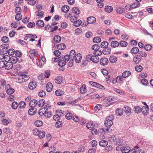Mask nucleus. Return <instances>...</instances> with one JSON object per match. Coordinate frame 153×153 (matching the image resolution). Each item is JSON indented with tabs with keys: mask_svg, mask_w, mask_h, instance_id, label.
I'll return each instance as SVG.
<instances>
[{
	"mask_svg": "<svg viewBox=\"0 0 153 153\" xmlns=\"http://www.w3.org/2000/svg\"><path fill=\"white\" fill-rule=\"evenodd\" d=\"M114 118L112 115H110L109 116H107L106 118V120L105 122V126L107 128L111 127L113 124L112 120Z\"/></svg>",
	"mask_w": 153,
	"mask_h": 153,
	"instance_id": "obj_1",
	"label": "nucleus"
},
{
	"mask_svg": "<svg viewBox=\"0 0 153 153\" xmlns=\"http://www.w3.org/2000/svg\"><path fill=\"white\" fill-rule=\"evenodd\" d=\"M71 58L70 56L68 55H65L64 57L60 56L59 57L60 61L58 65L60 67H63L65 66L66 64V63Z\"/></svg>",
	"mask_w": 153,
	"mask_h": 153,
	"instance_id": "obj_2",
	"label": "nucleus"
},
{
	"mask_svg": "<svg viewBox=\"0 0 153 153\" xmlns=\"http://www.w3.org/2000/svg\"><path fill=\"white\" fill-rule=\"evenodd\" d=\"M28 88L31 90L35 89L36 87V82L35 81H32L30 82L28 85Z\"/></svg>",
	"mask_w": 153,
	"mask_h": 153,
	"instance_id": "obj_3",
	"label": "nucleus"
},
{
	"mask_svg": "<svg viewBox=\"0 0 153 153\" xmlns=\"http://www.w3.org/2000/svg\"><path fill=\"white\" fill-rule=\"evenodd\" d=\"M108 62V59L105 57L102 58L100 60V64L103 66L107 65Z\"/></svg>",
	"mask_w": 153,
	"mask_h": 153,
	"instance_id": "obj_4",
	"label": "nucleus"
},
{
	"mask_svg": "<svg viewBox=\"0 0 153 153\" xmlns=\"http://www.w3.org/2000/svg\"><path fill=\"white\" fill-rule=\"evenodd\" d=\"M7 57L8 59H10V61L13 64H15L18 61V59L16 56H13L11 57L10 56H7Z\"/></svg>",
	"mask_w": 153,
	"mask_h": 153,
	"instance_id": "obj_5",
	"label": "nucleus"
},
{
	"mask_svg": "<svg viewBox=\"0 0 153 153\" xmlns=\"http://www.w3.org/2000/svg\"><path fill=\"white\" fill-rule=\"evenodd\" d=\"M74 58L76 62L79 63L80 62L82 59L81 55L79 53H77Z\"/></svg>",
	"mask_w": 153,
	"mask_h": 153,
	"instance_id": "obj_6",
	"label": "nucleus"
},
{
	"mask_svg": "<svg viewBox=\"0 0 153 153\" xmlns=\"http://www.w3.org/2000/svg\"><path fill=\"white\" fill-rule=\"evenodd\" d=\"M38 54L37 51H35L33 50H31L29 52V55L30 58H32L33 56H36Z\"/></svg>",
	"mask_w": 153,
	"mask_h": 153,
	"instance_id": "obj_7",
	"label": "nucleus"
},
{
	"mask_svg": "<svg viewBox=\"0 0 153 153\" xmlns=\"http://www.w3.org/2000/svg\"><path fill=\"white\" fill-rule=\"evenodd\" d=\"M149 109L148 106H143L142 107L141 109V111L144 115H147L149 113Z\"/></svg>",
	"mask_w": 153,
	"mask_h": 153,
	"instance_id": "obj_8",
	"label": "nucleus"
},
{
	"mask_svg": "<svg viewBox=\"0 0 153 153\" xmlns=\"http://www.w3.org/2000/svg\"><path fill=\"white\" fill-rule=\"evenodd\" d=\"M36 108L35 107H31L28 111V114L29 115H33L35 114L36 112Z\"/></svg>",
	"mask_w": 153,
	"mask_h": 153,
	"instance_id": "obj_9",
	"label": "nucleus"
},
{
	"mask_svg": "<svg viewBox=\"0 0 153 153\" xmlns=\"http://www.w3.org/2000/svg\"><path fill=\"white\" fill-rule=\"evenodd\" d=\"M96 21V18L93 16L89 17L87 19V22L88 24H92L94 23Z\"/></svg>",
	"mask_w": 153,
	"mask_h": 153,
	"instance_id": "obj_10",
	"label": "nucleus"
},
{
	"mask_svg": "<svg viewBox=\"0 0 153 153\" xmlns=\"http://www.w3.org/2000/svg\"><path fill=\"white\" fill-rule=\"evenodd\" d=\"M141 61L140 56L135 55L133 58V61L136 64H138Z\"/></svg>",
	"mask_w": 153,
	"mask_h": 153,
	"instance_id": "obj_11",
	"label": "nucleus"
},
{
	"mask_svg": "<svg viewBox=\"0 0 153 153\" xmlns=\"http://www.w3.org/2000/svg\"><path fill=\"white\" fill-rule=\"evenodd\" d=\"M38 104L37 100L35 99L31 100L29 103V105L31 107H35Z\"/></svg>",
	"mask_w": 153,
	"mask_h": 153,
	"instance_id": "obj_12",
	"label": "nucleus"
},
{
	"mask_svg": "<svg viewBox=\"0 0 153 153\" xmlns=\"http://www.w3.org/2000/svg\"><path fill=\"white\" fill-rule=\"evenodd\" d=\"M13 66V64L10 61L8 62L5 65V68L6 69L9 70L11 69Z\"/></svg>",
	"mask_w": 153,
	"mask_h": 153,
	"instance_id": "obj_13",
	"label": "nucleus"
},
{
	"mask_svg": "<svg viewBox=\"0 0 153 153\" xmlns=\"http://www.w3.org/2000/svg\"><path fill=\"white\" fill-rule=\"evenodd\" d=\"M52 88L53 85L51 83L48 82L47 84L46 89L48 92H50L52 90Z\"/></svg>",
	"mask_w": 153,
	"mask_h": 153,
	"instance_id": "obj_14",
	"label": "nucleus"
},
{
	"mask_svg": "<svg viewBox=\"0 0 153 153\" xmlns=\"http://www.w3.org/2000/svg\"><path fill=\"white\" fill-rule=\"evenodd\" d=\"M48 108L46 107H44L41 109L39 111V114L40 115H44L47 112Z\"/></svg>",
	"mask_w": 153,
	"mask_h": 153,
	"instance_id": "obj_15",
	"label": "nucleus"
},
{
	"mask_svg": "<svg viewBox=\"0 0 153 153\" xmlns=\"http://www.w3.org/2000/svg\"><path fill=\"white\" fill-rule=\"evenodd\" d=\"M99 58L97 56H92L91 61L94 63H97L99 61Z\"/></svg>",
	"mask_w": 153,
	"mask_h": 153,
	"instance_id": "obj_16",
	"label": "nucleus"
},
{
	"mask_svg": "<svg viewBox=\"0 0 153 153\" xmlns=\"http://www.w3.org/2000/svg\"><path fill=\"white\" fill-rule=\"evenodd\" d=\"M111 48L108 47H107L105 48L102 51V53L105 55H108L111 52Z\"/></svg>",
	"mask_w": 153,
	"mask_h": 153,
	"instance_id": "obj_17",
	"label": "nucleus"
},
{
	"mask_svg": "<svg viewBox=\"0 0 153 153\" xmlns=\"http://www.w3.org/2000/svg\"><path fill=\"white\" fill-rule=\"evenodd\" d=\"M109 59L110 62L112 63H115L117 61V57L114 56H111Z\"/></svg>",
	"mask_w": 153,
	"mask_h": 153,
	"instance_id": "obj_18",
	"label": "nucleus"
},
{
	"mask_svg": "<svg viewBox=\"0 0 153 153\" xmlns=\"http://www.w3.org/2000/svg\"><path fill=\"white\" fill-rule=\"evenodd\" d=\"M131 74V72L128 71H124L122 74V76L124 78H126Z\"/></svg>",
	"mask_w": 153,
	"mask_h": 153,
	"instance_id": "obj_19",
	"label": "nucleus"
},
{
	"mask_svg": "<svg viewBox=\"0 0 153 153\" xmlns=\"http://www.w3.org/2000/svg\"><path fill=\"white\" fill-rule=\"evenodd\" d=\"M64 92L60 89L57 90L55 92V94L57 96H61L64 95Z\"/></svg>",
	"mask_w": 153,
	"mask_h": 153,
	"instance_id": "obj_20",
	"label": "nucleus"
},
{
	"mask_svg": "<svg viewBox=\"0 0 153 153\" xmlns=\"http://www.w3.org/2000/svg\"><path fill=\"white\" fill-rule=\"evenodd\" d=\"M113 10V7L110 6H106L105 8V11L107 13H110L112 12Z\"/></svg>",
	"mask_w": 153,
	"mask_h": 153,
	"instance_id": "obj_21",
	"label": "nucleus"
},
{
	"mask_svg": "<svg viewBox=\"0 0 153 153\" xmlns=\"http://www.w3.org/2000/svg\"><path fill=\"white\" fill-rule=\"evenodd\" d=\"M61 9L62 12L66 13L69 10V7L66 5H64L62 6Z\"/></svg>",
	"mask_w": 153,
	"mask_h": 153,
	"instance_id": "obj_22",
	"label": "nucleus"
},
{
	"mask_svg": "<svg viewBox=\"0 0 153 153\" xmlns=\"http://www.w3.org/2000/svg\"><path fill=\"white\" fill-rule=\"evenodd\" d=\"M108 142L105 140H101L99 143V145L102 147L106 146L108 145Z\"/></svg>",
	"mask_w": 153,
	"mask_h": 153,
	"instance_id": "obj_23",
	"label": "nucleus"
},
{
	"mask_svg": "<svg viewBox=\"0 0 153 153\" xmlns=\"http://www.w3.org/2000/svg\"><path fill=\"white\" fill-rule=\"evenodd\" d=\"M131 52L132 53L136 54L139 52V49L137 47H134L131 49Z\"/></svg>",
	"mask_w": 153,
	"mask_h": 153,
	"instance_id": "obj_24",
	"label": "nucleus"
},
{
	"mask_svg": "<svg viewBox=\"0 0 153 153\" xmlns=\"http://www.w3.org/2000/svg\"><path fill=\"white\" fill-rule=\"evenodd\" d=\"M111 45L113 48H115L119 45V43L117 41H113L111 43Z\"/></svg>",
	"mask_w": 153,
	"mask_h": 153,
	"instance_id": "obj_25",
	"label": "nucleus"
},
{
	"mask_svg": "<svg viewBox=\"0 0 153 153\" xmlns=\"http://www.w3.org/2000/svg\"><path fill=\"white\" fill-rule=\"evenodd\" d=\"M72 11L75 14L79 15L80 13V11L79 9L76 7H74L72 9Z\"/></svg>",
	"mask_w": 153,
	"mask_h": 153,
	"instance_id": "obj_26",
	"label": "nucleus"
},
{
	"mask_svg": "<svg viewBox=\"0 0 153 153\" xmlns=\"http://www.w3.org/2000/svg\"><path fill=\"white\" fill-rule=\"evenodd\" d=\"M36 25L39 27H43L44 26V23L42 20H39L37 21Z\"/></svg>",
	"mask_w": 153,
	"mask_h": 153,
	"instance_id": "obj_27",
	"label": "nucleus"
},
{
	"mask_svg": "<svg viewBox=\"0 0 153 153\" xmlns=\"http://www.w3.org/2000/svg\"><path fill=\"white\" fill-rule=\"evenodd\" d=\"M55 82L58 84H60L62 82V78L61 76H58L55 79Z\"/></svg>",
	"mask_w": 153,
	"mask_h": 153,
	"instance_id": "obj_28",
	"label": "nucleus"
},
{
	"mask_svg": "<svg viewBox=\"0 0 153 153\" xmlns=\"http://www.w3.org/2000/svg\"><path fill=\"white\" fill-rule=\"evenodd\" d=\"M115 114L117 116H121L123 114V111L120 108L117 109L115 111Z\"/></svg>",
	"mask_w": 153,
	"mask_h": 153,
	"instance_id": "obj_29",
	"label": "nucleus"
},
{
	"mask_svg": "<svg viewBox=\"0 0 153 153\" xmlns=\"http://www.w3.org/2000/svg\"><path fill=\"white\" fill-rule=\"evenodd\" d=\"M53 40L55 42L59 43L61 40V37L59 36L56 35L54 36Z\"/></svg>",
	"mask_w": 153,
	"mask_h": 153,
	"instance_id": "obj_30",
	"label": "nucleus"
},
{
	"mask_svg": "<svg viewBox=\"0 0 153 153\" xmlns=\"http://www.w3.org/2000/svg\"><path fill=\"white\" fill-rule=\"evenodd\" d=\"M14 91L15 90L13 88H11L10 87L9 88H7L6 91L7 94L9 95L13 94Z\"/></svg>",
	"mask_w": 153,
	"mask_h": 153,
	"instance_id": "obj_31",
	"label": "nucleus"
},
{
	"mask_svg": "<svg viewBox=\"0 0 153 153\" xmlns=\"http://www.w3.org/2000/svg\"><path fill=\"white\" fill-rule=\"evenodd\" d=\"M116 12L117 13L122 14L125 12V10L123 8L119 7L117 9Z\"/></svg>",
	"mask_w": 153,
	"mask_h": 153,
	"instance_id": "obj_32",
	"label": "nucleus"
},
{
	"mask_svg": "<svg viewBox=\"0 0 153 153\" xmlns=\"http://www.w3.org/2000/svg\"><path fill=\"white\" fill-rule=\"evenodd\" d=\"M82 23L80 19L76 20L74 22V26L76 27H78Z\"/></svg>",
	"mask_w": 153,
	"mask_h": 153,
	"instance_id": "obj_33",
	"label": "nucleus"
},
{
	"mask_svg": "<svg viewBox=\"0 0 153 153\" xmlns=\"http://www.w3.org/2000/svg\"><path fill=\"white\" fill-rule=\"evenodd\" d=\"M66 46L65 44L63 43L57 45V48L58 49L62 50L65 48Z\"/></svg>",
	"mask_w": 153,
	"mask_h": 153,
	"instance_id": "obj_34",
	"label": "nucleus"
},
{
	"mask_svg": "<svg viewBox=\"0 0 153 153\" xmlns=\"http://www.w3.org/2000/svg\"><path fill=\"white\" fill-rule=\"evenodd\" d=\"M6 51V52L4 53H8L9 55L11 56L14 54V53L15 51L13 49H9V50L8 49Z\"/></svg>",
	"mask_w": 153,
	"mask_h": 153,
	"instance_id": "obj_35",
	"label": "nucleus"
},
{
	"mask_svg": "<svg viewBox=\"0 0 153 153\" xmlns=\"http://www.w3.org/2000/svg\"><path fill=\"white\" fill-rule=\"evenodd\" d=\"M109 140L111 142H113L115 141L116 139V137L114 135H110L108 137Z\"/></svg>",
	"mask_w": 153,
	"mask_h": 153,
	"instance_id": "obj_36",
	"label": "nucleus"
},
{
	"mask_svg": "<svg viewBox=\"0 0 153 153\" xmlns=\"http://www.w3.org/2000/svg\"><path fill=\"white\" fill-rule=\"evenodd\" d=\"M86 86L85 85H83L80 89V91L81 94L85 93L86 91Z\"/></svg>",
	"mask_w": 153,
	"mask_h": 153,
	"instance_id": "obj_37",
	"label": "nucleus"
},
{
	"mask_svg": "<svg viewBox=\"0 0 153 153\" xmlns=\"http://www.w3.org/2000/svg\"><path fill=\"white\" fill-rule=\"evenodd\" d=\"M134 110L135 113H139L141 111V109L140 107L136 106L134 107Z\"/></svg>",
	"mask_w": 153,
	"mask_h": 153,
	"instance_id": "obj_38",
	"label": "nucleus"
},
{
	"mask_svg": "<svg viewBox=\"0 0 153 153\" xmlns=\"http://www.w3.org/2000/svg\"><path fill=\"white\" fill-rule=\"evenodd\" d=\"M35 124L36 126L39 127L42 125L43 122L41 121L38 120L35 122Z\"/></svg>",
	"mask_w": 153,
	"mask_h": 153,
	"instance_id": "obj_39",
	"label": "nucleus"
},
{
	"mask_svg": "<svg viewBox=\"0 0 153 153\" xmlns=\"http://www.w3.org/2000/svg\"><path fill=\"white\" fill-rule=\"evenodd\" d=\"M130 149L129 147H123L121 150L123 153H127L129 152Z\"/></svg>",
	"mask_w": 153,
	"mask_h": 153,
	"instance_id": "obj_40",
	"label": "nucleus"
},
{
	"mask_svg": "<svg viewBox=\"0 0 153 153\" xmlns=\"http://www.w3.org/2000/svg\"><path fill=\"white\" fill-rule=\"evenodd\" d=\"M100 48V46L98 44H95L93 45L92 46V49L95 51L97 50H98Z\"/></svg>",
	"mask_w": 153,
	"mask_h": 153,
	"instance_id": "obj_41",
	"label": "nucleus"
},
{
	"mask_svg": "<svg viewBox=\"0 0 153 153\" xmlns=\"http://www.w3.org/2000/svg\"><path fill=\"white\" fill-rule=\"evenodd\" d=\"M134 150H135V153H144L143 150L139 149L137 146L134 147Z\"/></svg>",
	"mask_w": 153,
	"mask_h": 153,
	"instance_id": "obj_42",
	"label": "nucleus"
},
{
	"mask_svg": "<svg viewBox=\"0 0 153 153\" xmlns=\"http://www.w3.org/2000/svg\"><path fill=\"white\" fill-rule=\"evenodd\" d=\"M22 18V15L20 14V13H18L16 15L15 19L16 20L19 21Z\"/></svg>",
	"mask_w": 153,
	"mask_h": 153,
	"instance_id": "obj_43",
	"label": "nucleus"
},
{
	"mask_svg": "<svg viewBox=\"0 0 153 153\" xmlns=\"http://www.w3.org/2000/svg\"><path fill=\"white\" fill-rule=\"evenodd\" d=\"M26 105V103L25 102H20L19 104V107L20 108H25Z\"/></svg>",
	"mask_w": 153,
	"mask_h": 153,
	"instance_id": "obj_44",
	"label": "nucleus"
},
{
	"mask_svg": "<svg viewBox=\"0 0 153 153\" xmlns=\"http://www.w3.org/2000/svg\"><path fill=\"white\" fill-rule=\"evenodd\" d=\"M127 45V43L125 41H121L119 43V45L122 47H126Z\"/></svg>",
	"mask_w": 153,
	"mask_h": 153,
	"instance_id": "obj_45",
	"label": "nucleus"
},
{
	"mask_svg": "<svg viewBox=\"0 0 153 153\" xmlns=\"http://www.w3.org/2000/svg\"><path fill=\"white\" fill-rule=\"evenodd\" d=\"M2 42L5 43H7L9 42V39L6 36H4L1 39Z\"/></svg>",
	"mask_w": 153,
	"mask_h": 153,
	"instance_id": "obj_46",
	"label": "nucleus"
},
{
	"mask_svg": "<svg viewBox=\"0 0 153 153\" xmlns=\"http://www.w3.org/2000/svg\"><path fill=\"white\" fill-rule=\"evenodd\" d=\"M70 55H69L70 57H71V58H74L75 56L76 55L75 53V51L74 50L71 51L70 53Z\"/></svg>",
	"mask_w": 153,
	"mask_h": 153,
	"instance_id": "obj_47",
	"label": "nucleus"
},
{
	"mask_svg": "<svg viewBox=\"0 0 153 153\" xmlns=\"http://www.w3.org/2000/svg\"><path fill=\"white\" fill-rule=\"evenodd\" d=\"M45 103V101L44 100H40L39 101V103H38L39 106V107H42L44 105Z\"/></svg>",
	"mask_w": 153,
	"mask_h": 153,
	"instance_id": "obj_48",
	"label": "nucleus"
},
{
	"mask_svg": "<svg viewBox=\"0 0 153 153\" xmlns=\"http://www.w3.org/2000/svg\"><path fill=\"white\" fill-rule=\"evenodd\" d=\"M108 43L105 41H104L102 42L100 45L101 47L102 48H104L108 46Z\"/></svg>",
	"mask_w": 153,
	"mask_h": 153,
	"instance_id": "obj_49",
	"label": "nucleus"
},
{
	"mask_svg": "<svg viewBox=\"0 0 153 153\" xmlns=\"http://www.w3.org/2000/svg\"><path fill=\"white\" fill-rule=\"evenodd\" d=\"M89 83L90 84L92 85L93 86H94L95 87L98 88H99V86L100 84L99 83L92 81L90 82Z\"/></svg>",
	"mask_w": 153,
	"mask_h": 153,
	"instance_id": "obj_50",
	"label": "nucleus"
},
{
	"mask_svg": "<svg viewBox=\"0 0 153 153\" xmlns=\"http://www.w3.org/2000/svg\"><path fill=\"white\" fill-rule=\"evenodd\" d=\"M87 127L89 129L91 130L94 128V125L93 123H87L86 125Z\"/></svg>",
	"mask_w": 153,
	"mask_h": 153,
	"instance_id": "obj_51",
	"label": "nucleus"
},
{
	"mask_svg": "<svg viewBox=\"0 0 153 153\" xmlns=\"http://www.w3.org/2000/svg\"><path fill=\"white\" fill-rule=\"evenodd\" d=\"M93 41L96 43H99L101 42V39L99 37H96L93 39Z\"/></svg>",
	"mask_w": 153,
	"mask_h": 153,
	"instance_id": "obj_52",
	"label": "nucleus"
},
{
	"mask_svg": "<svg viewBox=\"0 0 153 153\" xmlns=\"http://www.w3.org/2000/svg\"><path fill=\"white\" fill-rule=\"evenodd\" d=\"M135 69L137 71L140 72L142 70L143 67L140 65H137L135 67Z\"/></svg>",
	"mask_w": 153,
	"mask_h": 153,
	"instance_id": "obj_53",
	"label": "nucleus"
},
{
	"mask_svg": "<svg viewBox=\"0 0 153 153\" xmlns=\"http://www.w3.org/2000/svg\"><path fill=\"white\" fill-rule=\"evenodd\" d=\"M45 132L44 131H39L38 136L40 138H42L45 137Z\"/></svg>",
	"mask_w": 153,
	"mask_h": 153,
	"instance_id": "obj_54",
	"label": "nucleus"
},
{
	"mask_svg": "<svg viewBox=\"0 0 153 153\" xmlns=\"http://www.w3.org/2000/svg\"><path fill=\"white\" fill-rule=\"evenodd\" d=\"M18 107V103L16 102H13L12 104V108L14 109H16Z\"/></svg>",
	"mask_w": 153,
	"mask_h": 153,
	"instance_id": "obj_55",
	"label": "nucleus"
},
{
	"mask_svg": "<svg viewBox=\"0 0 153 153\" xmlns=\"http://www.w3.org/2000/svg\"><path fill=\"white\" fill-rule=\"evenodd\" d=\"M124 111L126 113H130L131 112V109L129 107H124Z\"/></svg>",
	"mask_w": 153,
	"mask_h": 153,
	"instance_id": "obj_56",
	"label": "nucleus"
},
{
	"mask_svg": "<svg viewBox=\"0 0 153 153\" xmlns=\"http://www.w3.org/2000/svg\"><path fill=\"white\" fill-rule=\"evenodd\" d=\"M145 49L147 51H150L152 48V47L149 44H146L144 46V47Z\"/></svg>",
	"mask_w": 153,
	"mask_h": 153,
	"instance_id": "obj_57",
	"label": "nucleus"
},
{
	"mask_svg": "<svg viewBox=\"0 0 153 153\" xmlns=\"http://www.w3.org/2000/svg\"><path fill=\"white\" fill-rule=\"evenodd\" d=\"M139 54L140 55L139 56H141L144 57H145L147 56V54L146 52L142 51H140Z\"/></svg>",
	"mask_w": 153,
	"mask_h": 153,
	"instance_id": "obj_58",
	"label": "nucleus"
},
{
	"mask_svg": "<svg viewBox=\"0 0 153 153\" xmlns=\"http://www.w3.org/2000/svg\"><path fill=\"white\" fill-rule=\"evenodd\" d=\"M62 122L61 121H59L56 122L55 124L56 127L59 128L62 126Z\"/></svg>",
	"mask_w": 153,
	"mask_h": 153,
	"instance_id": "obj_59",
	"label": "nucleus"
},
{
	"mask_svg": "<svg viewBox=\"0 0 153 153\" xmlns=\"http://www.w3.org/2000/svg\"><path fill=\"white\" fill-rule=\"evenodd\" d=\"M123 76H117L116 79V82H121L123 80Z\"/></svg>",
	"mask_w": 153,
	"mask_h": 153,
	"instance_id": "obj_60",
	"label": "nucleus"
},
{
	"mask_svg": "<svg viewBox=\"0 0 153 153\" xmlns=\"http://www.w3.org/2000/svg\"><path fill=\"white\" fill-rule=\"evenodd\" d=\"M45 92L43 91H40L38 94V95L41 97H42L45 95Z\"/></svg>",
	"mask_w": 153,
	"mask_h": 153,
	"instance_id": "obj_61",
	"label": "nucleus"
},
{
	"mask_svg": "<svg viewBox=\"0 0 153 153\" xmlns=\"http://www.w3.org/2000/svg\"><path fill=\"white\" fill-rule=\"evenodd\" d=\"M35 26V24L33 22H30L28 23L27 25L28 27L29 28H33Z\"/></svg>",
	"mask_w": 153,
	"mask_h": 153,
	"instance_id": "obj_62",
	"label": "nucleus"
},
{
	"mask_svg": "<svg viewBox=\"0 0 153 153\" xmlns=\"http://www.w3.org/2000/svg\"><path fill=\"white\" fill-rule=\"evenodd\" d=\"M44 116L47 118L50 117L51 116V111H47V112L45 113Z\"/></svg>",
	"mask_w": 153,
	"mask_h": 153,
	"instance_id": "obj_63",
	"label": "nucleus"
},
{
	"mask_svg": "<svg viewBox=\"0 0 153 153\" xmlns=\"http://www.w3.org/2000/svg\"><path fill=\"white\" fill-rule=\"evenodd\" d=\"M94 54L96 56H100L102 54V52L101 51H100L99 50L95 51H94Z\"/></svg>",
	"mask_w": 153,
	"mask_h": 153,
	"instance_id": "obj_64",
	"label": "nucleus"
}]
</instances>
